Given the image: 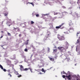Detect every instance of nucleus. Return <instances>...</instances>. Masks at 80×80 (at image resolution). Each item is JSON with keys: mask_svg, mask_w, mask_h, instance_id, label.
Returning a JSON list of instances; mask_svg holds the SVG:
<instances>
[{"mask_svg": "<svg viewBox=\"0 0 80 80\" xmlns=\"http://www.w3.org/2000/svg\"><path fill=\"white\" fill-rule=\"evenodd\" d=\"M62 2L63 1H64V0H61Z\"/></svg>", "mask_w": 80, "mask_h": 80, "instance_id": "62", "label": "nucleus"}, {"mask_svg": "<svg viewBox=\"0 0 80 80\" xmlns=\"http://www.w3.org/2000/svg\"><path fill=\"white\" fill-rule=\"evenodd\" d=\"M69 3L71 4V5H73L74 3V2L73 1H71L69 2Z\"/></svg>", "mask_w": 80, "mask_h": 80, "instance_id": "16", "label": "nucleus"}, {"mask_svg": "<svg viewBox=\"0 0 80 80\" xmlns=\"http://www.w3.org/2000/svg\"><path fill=\"white\" fill-rule=\"evenodd\" d=\"M17 30L18 32H20V29L19 28H17Z\"/></svg>", "mask_w": 80, "mask_h": 80, "instance_id": "32", "label": "nucleus"}, {"mask_svg": "<svg viewBox=\"0 0 80 80\" xmlns=\"http://www.w3.org/2000/svg\"><path fill=\"white\" fill-rule=\"evenodd\" d=\"M41 71L42 72H44V73H45V72H46V71H47V70H44V69H43V68H42V69Z\"/></svg>", "mask_w": 80, "mask_h": 80, "instance_id": "18", "label": "nucleus"}, {"mask_svg": "<svg viewBox=\"0 0 80 80\" xmlns=\"http://www.w3.org/2000/svg\"><path fill=\"white\" fill-rule=\"evenodd\" d=\"M58 39H59V40L60 41H62V40H64L65 39V38L64 36H61L60 35H58Z\"/></svg>", "mask_w": 80, "mask_h": 80, "instance_id": "3", "label": "nucleus"}, {"mask_svg": "<svg viewBox=\"0 0 80 80\" xmlns=\"http://www.w3.org/2000/svg\"><path fill=\"white\" fill-rule=\"evenodd\" d=\"M70 14H72V12H71V13H70Z\"/></svg>", "mask_w": 80, "mask_h": 80, "instance_id": "60", "label": "nucleus"}, {"mask_svg": "<svg viewBox=\"0 0 80 80\" xmlns=\"http://www.w3.org/2000/svg\"><path fill=\"white\" fill-rule=\"evenodd\" d=\"M39 74H42V72H40L39 73Z\"/></svg>", "mask_w": 80, "mask_h": 80, "instance_id": "55", "label": "nucleus"}, {"mask_svg": "<svg viewBox=\"0 0 80 80\" xmlns=\"http://www.w3.org/2000/svg\"><path fill=\"white\" fill-rule=\"evenodd\" d=\"M65 56L66 57V59H68V58H70L69 57V55L68 54H66L65 55Z\"/></svg>", "mask_w": 80, "mask_h": 80, "instance_id": "12", "label": "nucleus"}, {"mask_svg": "<svg viewBox=\"0 0 80 80\" xmlns=\"http://www.w3.org/2000/svg\"><path fill=\"white\" fill-rule=\"evenodd\" d=\"M53 48H56V49H57V46H55Z\"/></svg>", "mask_w": 80, "mask_h": 80, "instance_id": "45", "label": "nucleus"}, {"mask_svg": "<svg viewBox=\"0 0 80 80\" xmlns=\"http://www.w3.org/2000/svg\"><path fill=\"white\" fill-rule=\"evenodd\" d=\"M63 73L64 74H67V73H66L65 72V71H63Z\"/></svg>", "mask_w": 80, "mask_h": 80, "instance_id": "42", "label": "nucleus"}, {"mask_svg": "<svg viewBox=\"0 0 80 80\" xmlns=\"http://www.w3.org/2000/svg\"><path fill=\"white\" fill-rule=\"evenodd\" d=\"M72 17L74 18H78V14L76 12H74L72 15Z\"/></svg>", "mask_w": 80, "mask_h": 80, "instance_id": "5", "label": "nucleus"}, {"mask_svg": "<svg viewBox=\"0 0 80 80\" xmlns=\"http://www.w3.org/2000/svg\"><path fill=\"white\" fill-rule=\"evenodd\" d=\"M7 72H8L9 73H10V69H8V70H7Z\"/></svg>", "mask_w": 80, "mask_h": 80, "instance_id": "33", "label": "nucleus"}, {"mask_svg": "<svg viewBox=\"0 0 80 80\" xmlns=\"http://www.w3.org/2000/svg\"><path fill=\"white\" fill-rule=\"evenodd\" d=\"M3 46H4V45L2 46L1 47L3 48V49H4V50H5V49L3 47Z\"/></svg>", "mask_w": 80, "mask_h": 80, "instance_id": "48", "label": "nucleus"}, {"mask_svg": "<svg viewBox=\"0 0 80 80\" xmlns=\"http://www.w3.org/2000/svg\"><path fill=\"white\" fill-rule=\"evenodd\" d=\"M77 80H80V79H79V78H77Z\"/></svg>", "mask_w": 80, "mask_h": 80, "instance_id": "54", "label": "nucleus"}, {"mask_svg": "<svg viewBox=\"0 0 80 80\" xmlns=\"http://www.w3.org/2000/svg\"><path fill=\"white\" fill-rule=\"evenodd\" d=\"M68 22L69 25V27H70L68 30V31H69V30H74V28H73V27H74V25H73V24L72 23V21L70 20L68 21Z\"/></svg>", "mask_w": 80, "mask_h": 80, "instance_id": "1", "label": "nucleus"}, {"mask_svg": "<svg viewBox=\"0 0 80 80\" xmlns=\"http://www.w3.org/2000/svg\"><path fill=\"white\" fill-rule=\"evenodd\" d=\"M79 42H80V39H78L77 42V43H79Z\"/></svg>", "mask_w": 80, "mask_h": 80, "instance_id": "29", "label": "nucleus"}, {"mask_svg": "<svg viewBox=\"0 0 80 80\" xmlns=\"http://www.w3.org/2000/svg\"><path fill=\"white\" fill-rule=\"evenodd\" d=\"M3 70L4 71V72H6V69H3Z\"/></svg>", "mask_w": 80, "mask_h": 80, "instance_id": "44", "label": "nucleus"}, {"mask_svg": "<svg viewBox=\"0 0 80 80\" xmlns=\"http://www.w3.org/2000/svg\"><path fill=\"white\" fill-rule=\"evenodd\" d=\"M22 77V75H18V77L19 78V77Z\"/></svg>", "mask_w": 80, "mask_h": 80, "instance_id": "35", "label": "nucleus"}, {"mask_svg": "<svg viewBox=\"0 0 80 80\" xmlns=\"http://www.w3.org/2000/svg\"><path fill=\"white\" fill-rule=\"evenodd\" d=\"M1 32H2V33H3V31H1Z\"/></svg>", "mask_w": 80, "mask_h": 80, "instance_id": "63", "label": "nucleus"}, {"mask_svg": "<svg viewBox=\"0 0 80 80\" xmlns=\"http://www.w3.org/2000/svg\"><path fill=\"white\" fill-rule=\"evenodd\" d=\"M57 17H55L53 18L52 19V22H53L54 21V20H55V19H57Z\"/></svg>", "mask_w": 80, "mask_h": 80, "instance_id": "17", "label": "nucleus"}, {"mask_svg": "<svg viewBox=\"0 0 80 80\" xmlns=\"http://www.w3.org/2000/svg\"><path fill=\"white\" fill-rule=\"evenodd\" d=\"M8 34L9 36H11V34L9 32H8Z\"/></svg>", "mask_w": 80, "mask_h": 80, "instance_id": "37", "label": "nucleus"}, {"mask_svg": "<svg viewBox=\"0 0 80 80\" xmlns=\"http://www.w3.org/2000/svg\"><path fill=\"white\" fill-rule=\"evenodd\" d=\"M64 33H65V34H68V32H64Z\"/></svg>", "mask_w": 80, "mask_h": 80, "instance_id": "36", "label": "nucleus"}, {"mask_svg": "<svg viewBox=\"0 0 80 80\" xmlns=\"http://www.w3.org/2000/svg\"><path fill=\"white\" fill-rule=\"evenodd\" d=\"M49 0H46L45 1V2H47L48 1H49Z\"/></svg>", "mask_w": 80, "mask_h": 80, "instance_id": "50", "label": "nucleus"}, {"mask_svg": "<svg viewBox=\"0 0 80 80\" xmlns=\"http://www.w3.org/2000/svg\"><path fill=\"white\" fill-rule=\"evenodd\" d=\"M77 3L78 4H79L80 3V0H78V2H77Z\"/></svg>", "mask_w": 80, "mask_h": 80, "instance_id": "28", "label": "nucleus"}, {"mask_svg": "<svg viewBox=\"0 0 80 80\" xmlns=\"http://www.w3.org/2000/svg\"><path fill=\"white\" fill-rule=\"evenodd\" d=\"M19 66L20 67V70L21 71H23V67L22 65H19Z\"/></svg>", "mask_w": 80, "mask_h": 80, "instance_id": "8", "label": "nucleus"}, {"mask_svg": "<svg viewBox=\"0 0 80 80\" xmlns=\"http://www.w3.org/2000/svg\"><path fill=\"white\" fill-rule=\"evenodd\" d=\"M49 18H52V17L50 16H49Z\"/></svg>", "mask_w": 80, "mask_h": 80, "instance_id": "59", "label": "nucleus"}, {"mask_svg": "<svg viewBox=\"0 0 80 80\" xmlns=\"http://www.w3.org/2000/svg\"><path fill=\"white\" fill-rule=\"evenodd\" d=\"M48 58H49V60H50V61H52V62H54L55 60V59H54V58H52L50 57H48Z\"/></svg>", "mask_w": 80, "mask_h": 80, "instance_id": "10", "label": "nucleus"}, {"mask_svg": "<svg viewBox=\"0 0 80 80\" xmlns=\"http://www.w3.org/2000/svg\"><path fill=\"white\" fill-rule=\"evenodd\" d=\"M24 51H25V52H28V49H27V48H26L24 49Z\"/></svg>", "mask_w": 80, "mask_h": 80, "instance_id": "31", "label": "nucleus"}, {"mask_svg": "<svg viewBox=\"0 0 80 80\" xmlns=\"http://www.w3.org/2000/svg\"><path fill=\"white\" fill-rule=\"evenodd\" d=\"M60 1V0H57L55 1V2L56 3H58L59 4H62V3Z\"/></svg>", "mask_w": 80, "mask_h": 80, "instance_id": "13", "label": "nucleus"}, {"mask_svg": "<svg viewBox=\"0 0 80 80\" xmlns=\"http://www.w3.org/2000/svg\"><path fill=\"white\" fill-rule=\"evenodd\" d=\"M45 15H47V14H44V16H45Z\"/></svg>", "mask_w": 80, "mask_h": 80, "instance_id": "58", "label": "nucleus"}, {"mask_svg": "<svg viewBox=\"0 0 80 80\" xmlns=\"http://www.w3.org/2000/svg\"><path fill=\"white\" fill-rule=\"evenodd\" d=\"M28 3H30V4H31L33 6V7L34 6V4H33V2H28V3H27V4H28Z\"/></svg>", "mask_w": 80, "mask_h": 80, "instance_id": "21", "label": "nucleus"}, {"mask_svg": "<svg viewBox=\"0 0 80 80\" xmlns=\"http://www.w3.org/2000/svg\"><path fill=\"white\" fill-rule=\"evenodd\" d=\"M80 32H77V36H78V34H79Z\"/></svg>", "mask_w": 80, "mask_h": 80, "instance_id": "53", "label": "nucleus"}, {"mask_svg": "<svg viewBox=\"0 0 80 80\" xmlns=\"http://www.w3.org/2000/svg\"><path fill=\"white\" fill-rule=\"evenodd\" d=\"M31 46L32 47V48H34V47H33V45H32Z\"/></svg>", "mask_w": 80, "mask_h": 80, "instance_id": "52", "label": "nucleus"}, {"mask_svg": "<svg viewBox=\"0 0 80 80\" xmlns=\"http://www.w3.org/2000/svg\"><path fill=\"white\" fill-rule=\"evenodd\" d=\"M66 77L68 80H70L71 78V73L70 71H68V73L66 74Z\"/></svg>", "mask_w": 80, "mask_h": 80, "instance_id": "4", "label": "nucleus"}, {"mask_svg": "<svg viewBox=\"0 0 80 80\" xmlns=\"http://www.w3.org/2000/svg\"><path fill=\"white\" fill-rule=\"evenodd\" d=\"M58 51V50L57 49H53V53L54 54H56V53H57V51Z\"/></svg>", "mask_w": 80, "mask_h": 80, "instance_id": "9", "label": "nucleus"}, {"mask_svg": "<svg viewBox=\"0 0 80 80\" xmlns=\"http://www.w3.org/2000/svg\"><path fill=\"white\" fill-rule=\"evenodd\" d=\"M30 70L31 72L32 73L33 72V71H32V68H31L30 69Z\"/></svg>", "mask_w": 80, "mask_h": 80, "instance_id": "41", "label": "nucleus"}, {"mask_svg": "<svg viewBox=\"0 0 80 80\" xmlns=\"http://www.w3.org/2000/svg\"><path fill=\"white\" fill-rule=\"evenodd\" d=\"M58 13L54 12V15H58Z\"/></svg>", "mask_w": 80, "mask_h": 80, "instance_id": "26", "label": "nucleus"}, {"mask_svg": "<svg viewBox=\"0 0 80 80\" xmlns=\"http://www.w3.org/2000/svg\"><path fill=\"white\" fill-rule=\"evenodd\" d=\"M14 73L16 74V75H19V74H18V72L17 71L15 70H14Z\"/></svg>", "mask_w": 80, "mask_h": 80, "instance_id": "19", "label": "nucleus"}, {"mask_svg": "<svg viewBox=\"0 0 80 80\" xmlns=\"http://www.w3.org/2000/svg\"><path fill=\"white\" fill-rule=\"evenodd\" d=\"M67 13H68V12H63L61 13H59V14L58 15V17L59 18H62V17H63V16H64V15H66Z\"/></svg>", "mask_w": 80, "mask_h": 80, "instance_id": "2", "label": "nucleus"}, {"mask_svg": "<svg viewBox=\"0 0 80 80\" xmlns=\"http://www.w3.org/2000/svg\"><path fill=\"white\" fill-rule=\"evenodd\" d=\"M13 28H14V29H13V30H14V31H16V30H17V28H15V27H13Z\"/></svg>", "mask_w": 80, "mask_h": 80, "instance_id": "30", "label": "nucleus"}, {"mask_svg": "<svg viewBox=\"0 0 80 80\" xmlns=\"http://www.w3.org/2000/svg\"><path fill=\"white\" fill-rule=\"evenodd\" d=\"M28 41H29V40H27V42H28Z\"/></svg>", "mask_w": 80, "mask_h": 80, "instance_id": "64", "label": "nucleus"}, {"mask_svg": "<svg viewBox=\"0 0 80 80\" xmlns=\"http://www.w3.org/2000/svg\"><path fill=\"white\" fill-rule=\"evenodd\" d=\"M10 73H12V72H10V73H8V75L10 77H12V75H11Z\"/></svg>", "mask_w": 80, "mask_h": 80, "instance_id": "23", "label": "nucleus"}, {"mask_svg": "<svg viewBox=\"0 0 80 80\" xmlns=\"http://www.w3.org/2000/svg\"><path fill=\"white\" fill-rule=\"evenodd\" d=\"M36 13L35 12H33L32 13V17H33L34 16V15H36Z\"/></svg>", "mask_w": 80, "mask_h": 80, "instance_id": "24", "label": "nucleus"}, {"mask_svg": "<svg viewBox=\"0 0 80 80\" xmlns=\"http://www.w3.org/2000/svg\"><path fill=\"white\" fill-rule=\"evenodd\" d=\"M34 23V22H33V21H31V24H33Z\"/></svg>", "mask_w": 80, "mask_h": 80, "instance_id": "38", "label": "nucleus"}, {"mask_svg": "<svg viewBox=\"0 0 80 80\" xmlns=\"http://www.w3.org/2000/svg\"><path fill=\"white\" fill-rule=\"evenodd\" d=\"M27 70H28V68H25V69H23V71H27Z\"/></svg>", "mask_w": 80, "mask_h": 80, "instance_id": "20", "label": "nucleus"}, {"mask_svg": "<svg viewBox=\"0 0 80 80\" xmlns=\"http://www.w3.org/2000/svg\"><path fill=\"white\" fill-rule=\"evenodd\" d=\"M8 15V12H7V13H5V14H4V16H7V15Z\"/></svg>", "mask_w": 80, "mask_h": 80, "instance_id": "27", "label": "nucleus"}, {"mask_svg": "<svg viewBox=\"0 0 80 80\" xmlns=\"http://www.w3.org/2000/svg\"><path fill=\"white\" fill-rule=\"evenodd\" d=\"M42 67V66H40L39 67V68H40L41 67Z\"/></svg>", "mask_w": 80, "mask_h": 80, "instance_id": "51", "label": "nucleus"}, {"mask_svg": "<svg viewBox=\"0 0 80 80\" xmlns=\"http://www.w3.org/2000/svg\"><path fill=\"white\" fill-rule=\"evenodd\" d=\"M19 37H22V35L21 34H19Z\"/></svg>", "mask_w": 80, "mask_h": 80, "instance_id": "47", "label": "nucleus"}, {"mask_svg": "<svg viewBox=\"0 0 80 80\" xmlns=\"http://www.w3.org/2000/svg\"><path fill=\"white\" fill-rule=\"evenodd\" d=\"M47 33L48 34L45 36V38L46 39H47V38H48V37H50V32H48Z\"/></svg>", "mask_w": 80, "mask_h": 80, "instance_id": "7", "label": "nucleus"}, {"mask_svg": "<svg viewBox=\"0 0 80 80\" xmlns=\"http://www.w3.org/2000/svg\"><path fill=\"white\" fill-rule=\"evenodd\" d=\"M48 52H50V48H48Z\"/></svg>", "mask_w": 80, "mask_h": 80, "instance_id": "46", "label": "nucleus"}, {"mask_svg": "<svg viewBox=\"0 0 80 80\" xmlns=\"http://www.w3.org/2000/svg\"><path fill=\"white\" fill-rule=\"evenodd\" d=\"M58 49H59V50H60V51H61V52H63V50H65V48H64L63 47L59 46L58 47Z\"/></svg>", "mask_w": 80, "mask_h": 80, "instance_id": "6", "label": "nucleus"}, {"mask_svg": "<svg viewBox=\"0 0 80 80\" xmlns=\"http://www.w3.org/2000/svg\"><path fill=\"white\" fill-rule=\"evenodd\" d=\"M28 68V69H29L30 70L31 68H30L29 67Z\"/></svg>", "mask_w": 80, "mask_h": 80, "instance_id": "57", "label": "nucleus"}, {"mask_svg": "<svg viewBox=\"0 0 80 80\" xmlns=\"http://www.w3.org/2000/svg\"><path fill=\"white\" fill-rule=\"evenodd\" d=\"M3 38V36H2L1 37H0V38Z\"/></svg>", "mask_w": 80, "mask_h": 80, "instance_id": "56", "label": "nucleus"}, {"mask_svg": "<svg viewBox=\"0 0 80 80\" xmlns=\"http://www.w3.org/2000/svg\"><path fill=\"white\" fill-rule=\"evenodd\" d=\"M62 77L63 78H65V77H66V76H65V75H63L62 76Z\"/></svg>", "mask_w": 80, "mask_h": 80, "instance_id": "40", "label": "nucleus"}, {"mask_svg": "<svg viewBox=\"0 0 80 80\" xmlns=\"http://www.w3.org/2000/svg\"><path fill=\"white\" fill-rule=\"evenodd\" d=\"M36 15L37 17H39V14H36Z\"/></svg>", "mask_w": 80, "mask_h": 80, "instance_id": "43", "label": "nucleus"}, {"mask_svg": "<svg viewBox=\"0 0 80 80\" xmlns=\"http://www.w3.org/2000/svg\"><path fill=\"white\" fill-rule=\"evenodd\" d=\"M63 25H64V23H62L61 25H60L59 26H61V27H62V26H63Z\"/></svg>", "mask_w": 80, "mask_h": 80, "instance_id": "34", "label": "nucleus"}, {"mask_svg": "<svg viewBox=\"0 0 80 80\" xmlns=\"http://www.w3.org/2000/svg\"><path fill=\"white\" fill-rule=\"evenodd\" d=\"M64 28V27H62V28H61L60 26H56V28H58H58H60L61 29H63V28Z\"/></svg>", "mask_w": 80, "mask_h": 80, "instance_id": "11", "label": "nucleus"}, {"mask_svg": "<svg viewBox=\"0 0 80 80\" xmlns=\"http://www.w3.org/2000/svg\"><path fill=\"white\" fill-rule=\"evenodd\" d=\"M0 68L2 70H3V66L1 64H0Z\"/></svg>", "mask_w": 80, "mask_h": 80, "instance_id": "25", "label": "nucleus"}, {"mask_svg": "<svg viewBox=\"0 0 80 80\" xmlns=\"http://www.w3.org/2000/svg\"><path fill=\"white\" fill-rule=\"evenodd\" d=\"M76 52H78V55H80V51H79L78 52V50H77V48H76Z\"/></svg>", "mask_w": 80, "mask_h": 80, "instance_id": "14", "label": "nucleus"}, {"mask_svg": "<svg viewBox=\"0 0 80 80\" xmlns=\"http://www.w3.org/2000/svg\"><path fill=\"white\" fill-rule=\"evenodd\" d=\"M16 58V55L15 54L13 55L12 56V60H15V58Z\"/></svg>", "mask_w": 80, "mask_h": 80, "instance_id": "15", "label": "nucleus"}, {"mask_svg": "<svg viewBox=\"0 0 80 80\" xmlns=\"http://www.w3.org/2000/svg\"><path fill=\"white\" fill-rule=\"evenodd\" d=\"M28 42H26V45H28Z\"/></svg>", "mask_w": 80, "mask_h": 80, "instance_id": "49", "label": "nucleus"}, {"mask_svg": "<svg viewBox=\"0 0 80 80\" xmlns=\"http://www.w3.org/2000/svg\"><path fill=\"white\" fill-rule=\"evenodd\" d=\"M66 45H67V47L66 48V49H68V46H69V44L68 42H66Z\"/></svg>", "mask_w": 80, "mask_h": 80, "instance_id": "22", "label": "nucleus"}, {"mask_svg": "<svg viewBox=\"0 0 80 80\" xmlns=\"http://www.w3.org/2000/svg\"><path fill=\"white\" fill-rule=\"evenodd\" d=\"M62 8H64V9L66 8V7H65V6H62Z\"/></svg>", "mask_w": 80, "mask_h": 80, "instance_id": "39", "label": "nucleus"}, {"mask_svg": "<svg viewBox=\"0 0 80 80\" xmlns=\"http://www.w3.org/2000/svg\"><path fill=\"white\" fill-rule=\"evenodd\" d=\"M72 7H71V8H69V9H71V8H72Z\"/></svg>", "mask_w": 80, "mask_h": 80, "instance_id": "61", "label": "nucleus"}]
</instances>
